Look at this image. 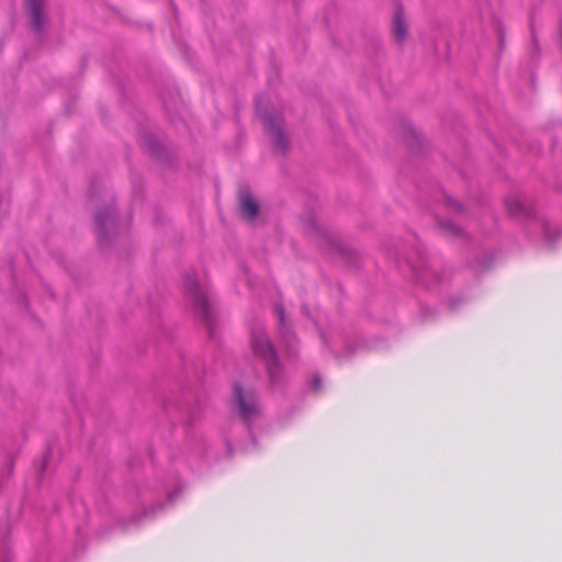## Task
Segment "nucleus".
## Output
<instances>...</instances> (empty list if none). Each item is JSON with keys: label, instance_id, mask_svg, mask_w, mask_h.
<instances>
[{"label": "nucleus", "instance_id": "obj_1", "mask_svg": "<svg viewBox=\"0 0 562 562\" xmlns=\"http://www.w3.org/2000/svg\"><path fill=\"white\" fill-rule=\"evenodd\" d=\"M250 344L254 355L266 363L271 382H281L283 371L267 333L261 329L254 331Z\"/></svg>", "mask_w": 562, "mask_h": 562}, {"label": "nucleus", "instance_id": "obj_2", "mask_svg": "<svg viewBox=\"0 0 562 562\" xmlns=\"http://www.w3.org/2000/svg\"><path fill=\"white\" fill-rule=\"evenodd\" d=\"M234 392L241 418L245 422L251 420L259 414L255 393L251 390L243 389L240 385H235Z\"/></svg>", "mask_w": 562, "mask_h": 562}, {"label": "nucleus", "instance_id": "obj_3", "mask_svg": "<svg viewBox=\"0 0 562 562\" xmlns=\"http://www.w3.org/2000/svg\"><path fill=\"white\" fill-rule=\"evenodd\" d=\"M262 122L266 131L270 134L277 149L284 151L288 147V140L283 133L282 120L265 115Z\"/></svg>", "mask_w": 562, "mask_h": 562}, {"label": "nucleus", "instance_id": "obj_4", "mask_svg": "<svg viewBox=\"0 0 562 562\" xmlns=\"http://www.w3.org/2000/svg\"><path fill=\"white\" fill-rule=\"evenodd\" d=\"M187 290L193 301V305L196 312H199L203 318L209 319L211 316V311L206 293L194 280L188 281Z\"/></svg>", "mask_w": 562, "mask_h": 562}, {"label": "nucleus", "instance_id": "obj_5", "mask_svg": "<svg viewBox=\"0 0 562 562\" xmlns=\"http://www.w3.org/2000/svg\"><path fill=\"white\" fill-rule=\"evenodd\" d=\"M43 5L44 0H27V9L31 15L34 30L41 31L43 27Z\"/></svg>", "mask_w": 562, "mask_h": 562}, {"label": "nucleus", "instance_id": "obj_6", "mask_svg": "<svg viewBox=\"0 0 562 562\" xmlns=\"http://www.w3.org/2000/svg\"><path fill=\"white\" fill-rule=\"evenodd\" d=\"M240 206L243 214L249 220H255L259 214V206L256 200L248 193L240 196Z\"/></svg>", "mask_w": 562, "mask_h": 562}, {"label": "nucleus", "instance_id": "obj_7", "mask_svg": "<svg viewBox=\"0 0 562 562\" xmlns=\"http://www.w3.org/2000/svg\"><path fill=\"white\" fill-rule=\"evenodd\" d=\"M393 33L397 42L403 43L407 37V26L401 9L395 12L393 19Z\"/></svg>", "mask_w": 562, "mask_h": 562}, {"label": "nucleus", "instance_id": "obj_8", "mask_svg": "<svg viewBox=\"0 0 562 562\" xmlns=\"http://www.w3.org/2000/svg\"><path fill=\"white\" fill-rule=\"evenodd\" d=\"M441 233L451 238L459 237L463 234V231L450 222H443L439 224Z\"/></svg>", "mask_w": 562, "mask_h": 562}, {"label": "nucleus", "instance_id": "obj_9", "mask_svg": "<svg viewBox=\"0 0 562 562\" xmlns=\"http://www.w3.org/2000/svg\"><path fill=\"white\" fill-rule=\"evenodd\" d=\"M508 206H509L510 212H512L513 214L518 213V211L520 210V204H519L518 202L515 204V206H514V207H512V206H510V204H509Z\"/></svg>", "mask_w": 562, "mask_h": 562}, {"label": "nucleus", "instance_id": "obj_10", "mask_svg": "<svg viewBox=\"0 0 562 562\" xmlns=\"http://www.w3.org/2000/svg\"><path fill=\"white\" fill-rule=\"evenodd\" d=\"M97 221H98L99 223H102V220H101L100 215H98Z\"/></svg>", "mask_w": 562, "mask_h": 562}]
</instances>
